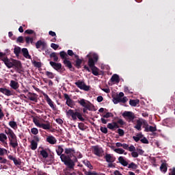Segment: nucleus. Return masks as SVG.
<instances>
[{"instance_id":"43","label":"nucleus","mask_w":175,"mask_h":175,"mask_svg":"<svg viewBox=\"0 0 175 175\" xmlns=\"http://www.w3.org/2000/svg\"><path fill=\"white\" fill-rule=\"evenodd\" d=\"M25 42H26L27 44H29V43L32 44V43H33V38L27 36V37H25Z\"/></svg>"},{"instance_id":"62","label":"nucleus","mask_w":175,"mask_h":175,"mask_svg":"<svg viewBox=\"0 0 175 175\" xmlns=\"http://www.w3.org/2000/svg\"><path fill=\"white\" fill-rule=\"evenodd\" d=\"M100 131H101L103 133H105V134L107 133V128L106 127L101 126L100 129Z\"/></svg>"},{"instance_id":"18","label":"nucleus","mask_w":175,"mask_h":175,"mask_svg":"<svg viewBox=\"0 0 175 175\" xmlns=\"http://www.w3.org/2000/svg\"><path fill=\"white\" fill-rule=\"evenodd\" d=\"M93 153L97 157H102L103 150L98 146H94L93 148Z\"/></svg>"},{"instance_id":"45","label":"nucleus","mask_w":175,"mask_h":175,"mask_svg":"<svg viewBox=\"0 0 175 175\" xmlns=\"http://www.w3.org/2000/svg\"><path fill=\"white\" fill-rule=\"evenodd\" d=\"M5 140H8V136L5 133H0V142H5Z\"/></svg>"},{"instance_id":"37","label":"nucleus","mask_w":175,"mask_h":175,"mask_svg":"<svg viewBox=\"0 0 175 175\" xmlns=\"http://www.w3.org/2000/svg\"><path fill=\"white\" fill-rule=\"evenodd\" d=\"M59 55L60 57L62 58V59H68V58L66 57H68V53H66V52L62 51L59 52Z\"/></svg>"},{"instance_id":"56","label":"nucleus","mask_w":175,"mask_h":175,"mask_svg":"<svg viewBox=\"0 0 175 175\" xmlns=\"http://www.w3.org/2000/svg\"><path fill=\"white\" fill-rule=\"evenodd\" d=\"M107 126L108 129H111V131H114V124L113 123H109Z\"/></svg>"},{"instance_id":"35","label":"nucleus","mask_w":175,"mask_h":175,"mask_svg":"<svg viewBox=\"0 0 175 175\" xmlns=\"http://www.w3.org/2000/svg\"><path fill=\"white\" fill-rule=\"evenodd\" d=\"M22 50L20 46H16L14 49V53L16 55V57H18L20 55V53H21Z\"/></svg>"},{"instance_id":"31","label":"nucleus","mask_w":175,"mask_h":175,"mask_svg":"<svg viewBox=\"0 0 175 175\" xmlns=\"http://www.w3.org/2000/svg\"><path fill=\"white\" fill-rule=\"evenodd\" d=\"M83 163L85 165V166H87V167L90 169V170H92V169H94V166H92V165L91 164L90 161H88V160H83Z\"/></svg>"},{"instance_id":"16","label":"nucleus","mask_w":175,"mask_h":175,"mask_svg":"<svg viewBox=\"0 0 175 175\" xmlns=\"http://www.w3.org/2000/svg\"><path fill=\"white\" fill-rule=\"evenodd\" d=\"M51 66L55 69V70H57V72H59L62 68V64L61 63H57L55 62H49Z\"/></svg>"},{"instance_id":"22","label":"nucleus","mask_w":175,"mask_h":175,"mask_svg":"<svg viewBox=\"0 0 175 175\" xmlns=\"http://www.w3.org/2000/svg\"><path fill=\"white\" fill-rule=\"evenodd\" d=\"M27 97L29 100H31L32 102H38V94L35 93L29 92L27 94Z\"/></svg>"},{"instance_id":"41","label":"nucleus","mask_w":175,"mask_h":175,"mask_svg":"<svg viewBox=\"0 0 175 175\" xmlns=\"http://www.w3.org/2000/svg\"><path fill=\"white\" fill-rule=\"evenodd\" d=\"M9 125L11 126V128H12V129H17V122L14 121H10L9 122Z\"/></svg>"},{"instance_id":"55","label":"nucleus","mask_w":175,"mask_h":175,"mask_svg":"<svg viewBox=\"0 0 175 175\" xmlns=\"http://www.w3.org/2000/svg\"><path fill=\"white\" fill-rule=\"evenodd\" d=\"M25 33H27L28 35H32L33 33L35 34V31L32 29H27L25 30Z\"/></svg>"},{"instance_id":"8","label":"nucleus","mask_w":175,"mask_h":175,"mask_svg":"<svg viewBox=\"0 0 175 175\" xmlns=\"http://www.w3.org/2000/svg\"><path fill=\"white\" fill-rule=\"evenodd\" d=\"M75 84L79 90H83V91H88L90 90V86L85 85L84 81L78 80Z\"/></svg>"},{"instance_id":"48","label":"nucleus","mask_w":175,"mask_h":175,"mask_svg":"<svg viewBox=\"0 0 175 175\" xmlns=\"http://www.w3.org/2000/svg\"><path fill=\"white\" fill-rule=\"evenodd\" d=\"M75 157H77V159H81V158H83V154H81V152L77 151V152H75Z\"/></svg>"},{"instance_id":"28","label":"nucleus","mask_w":175,"mask_h":175,"mask_svg":"<svg viewBox=\"0 0 175 175\" xmlns=\"http://www.w3.org/2000/svg\"><path fill=\"white\" fill-rule=\"evenodd\" d=\"M30 148L33 151H35V150H36V148H38V142H35V140H31Z\"/></svg>"},{"instance_id":"42","label":"nucleus","mask_w":175,"mask_h":175,"mask_svg":"<svg viewBox=\"0 0 175 175\" xmlns=\"http://www.w3.org/2000/svg\"><path fill=\"white\" fill-rule=\"evenodd\" d=\"M66 105L69 106V107H73L75 105V101L72 100V98H70L69 100H66Z\"/></svg>"},{"instance_id":"59","label":"nucleus","mask_w":175,"mask_h":175,"mask_svg":"<svg viewBox=\"0 0 175 175\" xmlns=\"http://www.w3.org/2000/svg\"><path fill=\"white\" fill-rule=\"evenodd\" d=\"M142 137H143V135H139V137L133 136V139L135 140V142H136V143H137V142H139Z\"/></svg>"},{"instance_id":"11","label":"nucleus","mask_w":175,"mask_h":175,"mask_svg":"<svg viewBox=\"0 0 175 175\" xmlns=\"http://www.w3.org/2000/svg\"><path fill=\"white\" fill-rule=\"evenodd\" d=\"M14 60L15 59H12V61H10V59H9V58H8L7 57H3L1 59V61H3V62H4L5 66H7V68H8V69L13 68V65L14 64Z\"/></svg>"},{"instance_id":"39","label":"nucleus","mask_w":175,"mask_h":175,"mask_svg":"<svg viewBox=\"0 0 175 175\" xmlns=\"http://www.w3.org/2000/svg\"><path fill=\"white\" fill-rule=\"evenodd\" d=\"M40 155H42V158H44L45 159L46 158H49V153L46 150H40Z\"/></svg>"},{"instance_id":"34","label":"nucleus","mask_w":175,"mask_h":175,"mask_svg":"<svg viewBox=\"0 0 175 175\" xmlns=\"http://www.w3.org/2000/svg\"><path fill=\"white\" fill-rule=\"evenodd\" d=\"M129 105H130V106H132L133 107H136V106H137V105H139V100L131 99L129 100Z\"/></svg>"},{"instance_id":"38","label":"nucleus","mask_w":175,"mask_h":175,"mask_svg":"<svg viewBox=\"0 0 175 175\" xmlns=\"http://www.w3.org/2000/svg\"><path fill=\"white\" fill-rule=\"evenodd\" d=\"M50 57L53 58L55 62H58V56H57V53L53 52L50 54Z\"/></svg>"},{"instance_id":"53","label":"nucleus","mask_w":175,"mask_h":175,"mask_svg":"<svg viewBox=\"0 0 175 175\" xmlns=\"http://www.w3.org/2000/svg\"><path fill=\"white\" fill-rule=\"evenodd\" d=\"M129 151L131 152H133L134 151H136V148L133 145H131L130 147L129 146Z\"/></svg>"},{"instance_id":"60","label":"nucleus","mask_w":175,"mask_h":175,"mask_svg":"<svg viewBox=\"0 0 175 175\" xmlns=\"http://www.w3.org/2000/svg\"><path fill=\"white\" fill-rule=\"evenodd\" d=\"M131 156L133 158H137V157H139V153L134 150V152H131Z\"/></svg>"},{"instance_id":"25","label":"nucleus","mask_w":175,"mask_h":175,"mask_svg":"<svg viewBox=\"0 0 175 175\" xmlns=\"http://www.w3.org/2000/svg\"><path fill=\"white\" fill-rule=\"evenodd\" d=\"M10 86L12 90H17L18 87H20V85L18 84V82L16 81L11 80L10 83Z\"/></svg>"},{"instance_id":"1","label":"nucleus","mask_w":175,"mask_h":175,"mask_svg":"<svg viewBox=\"0 0 175 175\" xmlns=\"http://www.w3.org/2000/svg\"><path fill=\"white\" fill-rule=\"evenodd\" d=\"M63 147L64 146H57V148H56L57 154L60 157L62 162H63L64 165L67 166V170H73L77 162H79V160L75 157L74 160H72L70 156L65 154V153L62 154V152L65 151V149H64Z\"/></svg>"},{"instance_id":"6","label":"nucleus","mask_w":175,"mask_h":175,"mask_svg":"<svg viewBox=\"0 0 175 175\" xmlns=\"http://www.w3.org/2000/svg\"><path fill=\"white\" fill-rule=\"evenodd\" d=\"M33 124H35L36 126H37L38 128H42L45 131H49L51 128V125L50 124V123H48V124L40 123L39 120L35 117L33 118Z\"/></svg>"},{"instance_id":"29","label":"nucleus","mask_w":175,"mask_h":175,"mask_svg":"<svg viewBox=\"0 0 175 175\" xmlns=\"http://www.w3.org/2000/svg\"><path fill=\"white\" fill-rule=\"evenodd\" d=\"M142 125H143V122H142L140 120H137V124L134 126L135 129H137V131H142Z\"/></svg>"},{"instance_id":"54","label":"nucleus","mask_w":175,"mask_h":175,"mask_svg":"<svg viewBox=\"0 0 175 175\" xmlns=\"http://www.w3.org/2000/svg\"><path fill=\"white\" fill-rule=\"evenodd\" d=\"M13 162H14V165H16V166H17V165H21V161H20V159L18 160L17 159L15 158L13 160Z\"/></svg>"},{"instance_id":"24","label":"nucleus","mask_w":175,"mask_h":175,"mask_svg":"<svg viewBox=\"0 0 175 175\" xmlns=\"http://www.w3.org/2000/svg\"><path fill=\"white\" fill-rule=\"evenodd\" d=\"M21 51L25 58H27V59H32V57H31V55H29V52L28 51V49L27 48L22 49Z\"/></svg>"},{"instance_id":"47","label":"nucleus","mask_w":175,"mask_h":175,"mask_svg":"<svg viewBox=\"0 0 175 175\" xmlns=\"http://www.w3.org/2000/svg\"><path fill=\"white\" fill-rule=\"evenodd\" d=\"M31 133H32V135H36L39 133V130H38L37 128L33 127L31 129Z\"/></svg>"},{"instance_id":"17","label":"nucleus","mask_w":175,"mask_h":175,"mask_svg":"<svg viewBox=\"0 0 175 175\" xmlns=\"http://www.w3.org/2000/svg\"><path fill=\"white\" fill-rule=\"evenodd\" d=\"M104 159H105L106 162H116V157L114 154L107 153Z\"/></svg>"},{"instance_id":"2","label":"nucleus","mask_w":175,"mask_h":175,"mask_svg":"<svg viewBox=\"0 0 175 175\" xmlns=\"http://www.w3.org/2000/svg\"><path fill=\"white\" fill-rule=\"evenodd\" d=\"M5 133L7 134L8 140L10 142V146L12 147V148H17L18 147V142L17 141V136L12 130V129L9 127H5Z\"/></svg>"},{"instance_id":"44","label":"nucleus","mask_w":175,"mask_h":175,"mask_svg":"<svg viewBox=\"0 0 175 175\" xmlns=\"http://www.w3.org/2000/svg\"><path fill=\"white\" fill-rule=\"evenodd\" d=\"M78 127L81 131H85V129H87V126H85L84 123L83 122L79 123Z\"/></svg>"},{"instance_id":"63","label":"nucleus","mask_w":175,"mask_h":175,"mask_svg":"<svg viewBox=\"0 0 175 175\" xmlns=\"http://www.w3.org/2000/svg\"><path fill=\"white\" fill-rule=\"evenodd\" d=\"M126 102H128V98H126V96H124L122 98H120V103H126Z\"/></svg>"},{"instance_id":"4","label":"nucleus","mask_w":175,"mask_h":175,"mask_svg":"<svg viewBox=\"0 0 175 175\" xmlns=\"http://www.w3.org/2000/svg\"><path fill=\"white\" fill-rule=\"evenodd\" d=\"M87 58H88V66L91 68L95 67V64L98 62L99 59V56L96 53H90L87 55Z\"/></svg>"},{"instance_id":"3","label":"nucleus","mask_w":175,"mask_h":175,"mask_svg":"<svg viewBox=\"0 0 175 175\" xmlns=\"http://www.w3.org/2000/svg\"><path fill=\"white\" fill-rule=\"evenodd\" d=\"M67 117H71L73 121H76V120H79V121L84 122L85 120L83 118V115L79 111H75L73 109H69L66 111Z\"/></svg>"},{"instance_id":"51","label":"nucleus","mask_w":175,"mask_h":175,"mask_svg":"<svg viewBox=\"0 0 175 175\" xmlns=\"http://www.w3.org/2000/svg\"><path fill=\"white\" fill-rule=\"evenodd\" d=\"M118 133L120 137H122L124 136V135H125V132L122 129H118Z\"/></svg>"},{"instance_id":"61","label":"nucleus","mask_w":175,"mask_h":175,"mask_svg":"<svg viewBox=\"0 0 175 175\" xmlns=\"http://www.w3.org/2000/svg\"><path fill=\"white\" fill-rule=\"evenodd\" d=\"M85 175H98V173H96V172H92L89 171V172H85Z\"/></svg>"},{"instance_id":"19","label":"nucleus","mask_w":175,"mask_h":175,"mask_svg":"<svg viewBox=\"0 0 175 175\" xmlns=\"http://www.w3.org/2000/svg\"><path fill=\"white\" fill-rule=\"evenodd\" d=\"M110 117H114V115L111 112H107L103 118H101L102 124H107V120L105 118H110Z\"/></svg>"},{"instance_id":"33","label":"nucleus","mask_w":175,"mask_h":175,"mask_svg":"<svg viewBox=\"0 0 175 175\" xmlns=\"http://www.w3.org/2000/svg\"><path fill=\"white\" fill-rule=\"evenodd\" d=\"M160 170L163 173H166L167 172V165H166V163H161L160 166Z\"/></svg>"},{"instance_id":"32","label":"nucleus","mask_w":175,"mask_h":175,"mask_svg":"<svg viewBox=\"0 0 175 175\" xmlns=\"http://www.w3.org/2000/svg\"><path fill=\"white\" fill-rule=\"evenodd\" d=\"M81 64H83V60L82 59H76L75 66L77 69H80V68H81Z\"/></svg>"},{"instance_id":"30","label":"nucleus","mask_w":175,"mask_h":175,"mask_svg":"<svg viewBox=\"0 0 175 175\" xmlns=\"http://www.w3.org/2000/svg\"><path fill=\"white\" fill-rule=\"evenodd\" d=\"M86 109H88V110H89V111H95V105H94L92 103H88V105L86 106Z\"/></svg>"},{"instance_id":"21","label":"nucleus","mask_w":175,"mask_h":175,"mask_svg":"<svg viewBox=\"0 0 175 175\" xmlns=\"http://www.w3.org/2000/svg\"><path fill=\"white\" fill-rule=\"evenodd\" d=\"M46 142L47 143H49V144H57V139H55V137L53 135H49L46 137Z\"/></svg>"},{"instance_id":"50","label":"nucleus","mask_w":175,"mask_h":175,"mask_svg":"<svg viewBox=\"0 0 175 175\" xmlns=\"http://www.w3.org/2000/svg\"><path fill=\"white\" fill-rule=\"evenodd\" d=\"M16 43H24V37L19 36L16 40Z\"/></svg>"},{"instance_id":"13","label":"nucleus","mask_w":175,"mask_h":175,"mask_svg":"<svg viewBox=\"0 0 175 175\" xmlns=\"http://www.w3.org/2000/svg\"><path fill=\"white\" fill-rule=\"evenodd\" d=\"M0 92L3 94V95H5V96H12L14 95L13 90H10L6 88H0Z\"/></svg>"},{"instance_id":"9","label":"nucleus","mask_w":175,"mask_h":175,"mask_svg":"<svg viewBox=\"0 0 175 175\" xmlns=\"http://www.w3.org/2000/svg\"><path fill=\"white\" fill-rule=\"evenodd\" d=\"M14 69L18 72V73H21V72H24L23 70V64H21V62L18 60H14V65L13 67Z\"/></svg>"},{"instance_id":"5","label":"nucleus","mask_w":175,"mask_h":175,"mask_svg":"<svg viewBox=\"0 0 175 175\" xmlns=\"http://www.w3.org/2000/svg\"><path fill=\"white\" fill-rule=\"evenodd\" d=\"M118 161L119 163L122 164V166H128L129 169H131L132 170H136L137 169V165L136 163L131 162L130 164L126 161L124 159V157H118Z\"/></svg>"},{"instance_id":"58","label":"nucleus","mask_w":175,"mask_h":175,"mask_svg":"<svg viewBox=\"0 0 175 175\" xmlns=\"http://www.w3.org/2000/svg\"><path fill=\"white\" fill-rule=\"evenodd\" d=\"M114 162H109L107 167L114 169L116 167V165L113 164Z\"/></svg>"},{"instance_id":"12","label":"nucleus","mask_w":175,"mask_h":175,"mask_svg":"<svg viewBox=\"0 0 175 175\" xmlns=\"http://www.w3.org/2000/svg\"><path fill=\"white\" fill-rule=\"evenodd\" d=\"M40 47H41V50L42 51H44V50L47 49V43H46V42L44 41H42L41 40H38L36 43V48L40 49Z\"/></svg>"},{"instance_id":"64","label":"nucleus","mask_w":175,"mask_h":175,"mask_svg":"<svg viewBox=\"0 0 175 175\" xmlns=\"http://www.w3.org/2000/svg\"><path fill=\"white\" fill-rule=\"evenodd\" d=\"M136 150L139 155H143V154H144V150H143V149L137 148Z\"/></svg>"},{"instance_id":"36","label":"nucleus","mask_w":175,"mask_h":175,"mask_svg":"<svg viewBox=\"0 0 175 175\" xmlns=\"http://www.w3.org/2000/svg\"><path fill=\"white\" fill-rule=\"evenodd\" d=\"M78 103H79L80 105L82 106V107H87V105H88V103L85 102V100L84 98L78 100Z\"/></svg>"},{"instance_id":"46","label":"nucleus","mask_w":175,"mask_h":175,"mask_svg":"<svg viewBox=\"0 0 175 175\" xmlns=\"http://www.w3.org/2000/svg\"><path fill=\"white\" fill-rule=\"evenodd\" d=\"M114 152H116L117 154H124L125 152V150L122 148H116L114 149Z\"/></svg>"},{"instance_id":"27","label":"nucleus","mask_w":175,"mask_h":175,"mask_svg":"<svg viewBox=\"0 0 175 175\" xmlns=\"http://www.w3.org/2000/svg\"><path fill=\"white\" fill-rule=\"evenodd\" d=\"M92 75H94V76H98L99 75V68H98V67H96V66L94 67H92L90 68Z\"/></svg>"},{"instance_id":"10","label":"nucleus","mask_w":175,"mask_h":175,"mask_svg":"<svg viewBox=\"0 0 175 175\" xmlns=\"http://www.w3.org/2000/svg\"><path fill=\"white\" fill-rule=\"evenodd\" d=\"M8 154V150L0 147V163H8V159H3L2 157Z\"/></svg>"},{"instance_id":"23","label":"nucleus","mask_w":175,"mask_h":175,"mask_svg":"<svg viewBox=\"0 0 175 175\" xmlns=\"http://www.w3.org/2000/svg\"><path fill=\"white\" fill-rule=\"evenodd\" d=\"M145 132H157V126H149L148 123L145 124Z\"/></svg>"},{"instance_id":"40","label":"nucleus","mask_w":175,"mask_h":175,"mask_svg":"<svg viewBox=\"0 0 175 175\" xmlns=\"http://www.w3.org/2000/svg\"><path fill=\"white\" fill-rule=\"evenodd\" d=\"M45 75L49 79H54L55 77V75L52 72L46 71Z\"/></svg>"},{"instance_id":"26","label":"nucleus","mask_w":175,"mask_h":175,"mask_svg":"<svg viewBox=\"0 0 175 175\" xmlns=\"http://www.w3.org/2000/svg\"><path fill=\"white\" fill-rule=\"evenodd\" d=\"M111 81L112 83H120V76L117 74H114L111 78Z\"/></svg>"},{"instance_id":"14","label":"nucleus","mask_w":175,"mask_h":175,"mask_svg":"<svg viewBox=\"0 0 175 175\" xmlns=\"http://www.w3.org/2000/svg\"><path fill=\"white\" fill-rule=\"evenodd\" d=\"M122 117L124 118H126L127 117L129 122L133 121L135 120V114H133V113L131 111H124L122 113Z\"/></svg>"},{"instance_id":"15","label":"nucleus","mask_w":175,"mask_h":175,"mask_svg":"<svg viewBox=\"0 0 175 175\" xmlns=\"http://www.w3.org/2000/svg\"><path fill=\"white\" fill-rule=\"evenodd\" d=\"M44 96L45 98V100L46 101V103H48V105L50 106V107L51 109H53V110H55V105H54V102H53V100H51V98H50V97L49 96V95L44 94Z\"/></svg>"},{"instance_id":"49","label":"nucleus","mask_w":175,"mask_h":175,"mask_svg":"<svg viewBox=\"0 0 175 175\" xmlns=\"http://www.w3.org/2000/svg\"><path fill=\"white\" fill-rule=\"evenodd\" d=\"M113 103L115 105H117L118 103H120V97H118L117 96L113 98Z\"/></svg>"},{"instance_id":"20","label":"nucleus","mask_w":175,"mask_h":175,"mask_svg":"<svg viewBox=\"0 0 175 175\" xmlns=\"http://www.w3.org/2000/svg\"><path fill=\"white\" fill-rule=\"evenodd\" d=\"M63 64L71 70V72H75V68H73V66H72V62L70 60H68V59H65L63 61Z\"/></svg>"},{"instance_id":"57","label":"nucleus","mask_w":175,"mask_h":175,"mask_svg":"<svg viewBox=\"0 0 175 175\" xmlns=\"http://www.w3.org/2000/svg\"><path fill=\"white\" fill-rule=\"evenodd\" d=\"M51 47L52 49H53V50H57L58 47H59V45L57 44H54V43H52L51 44Z\"/></svg>"},{"instance_id":"7","label":"nucleus","mask_w":175,"mask_h":175,"mask_svg":"<svg viewBox=\"0 0 175 175\" xmlns=\"http://www.w3.org/2000/svg\"><path fill=\"white\" fill-rule=\"evenodd\" d=\"M75 154H76V150L75 149V148H64V155H68V157H70L71 161H75V158L77 159V157Z\"/></svg>"},{"instance_id":"52","label":"nucleus","mask_w":175,"mask_h":175,"mask_svg":"<svg viewBox=\"0 0 175 175\" xmlns=\"http://www.w3.org/2000/svg\"><path fill=\"white\" fill-rule=\"evenodd\" d=\"M140 142L142 143H143V144H148V143H149L148 139H147V138H146V137H144V138L141 139Z\"/></svg>"}]
</instances>
